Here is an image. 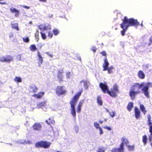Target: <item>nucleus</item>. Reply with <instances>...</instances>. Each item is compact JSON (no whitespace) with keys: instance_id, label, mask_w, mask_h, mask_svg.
<instances>
[{"instance_id":"09e8293b","label":"nucleus","mask_w":152,"mask_h":152,"mask_svg":"<svg viewBox=\"0 0 152 152\" xmlns=\"http://www.w3.org/2000/svg\"><path fill=\"white\" fill-rule=\"evenodd\" d=\"M39 1L41 2H47V0H39Z\"/></svg>"},{"instance_id":"3c124183","label":"nucleus","mask_w":152,"mask_h":152,"mask_svg":"<svg viewBox=\"0 0 152 152\" xmlns=\"http://www.w3.org/2000/svg\"><path fill=\"white\" fill-rule=\"evenodd\" d=\"M24 8H26V9H28L29 8V7H28V6H25L24 7Z\"/></svg>"},{"instance_id":"ddd939ff","label":"nucleus","mask_w":152,"mask_h":152,"mask_svg":"<svg viewBox=\"0 0 152 152\" xmlns=\"http://www.w3.org/2000/svg\"><path fill=\"white\" fill-rule=\"evenodd\" d=\"M148 118L147 125L149 126V132L150 133H152V122H151V117L150 114L147 115Z\"/></svg>"},{"instance_id":"a211bd4d","label":"nucleus","mask_w":152,"mask_h":152,"mask_svg":"<svg viewBox=\"0 0 152 152\" xmlns=\"http://www.w3.org/2000/svg\"><path fill=\"white\" fill-rule=\"evenodd\" d=\"M45 92L44 91L40 92L37 94H34L33 96L35 98L39 99L42 98V96L44 95Z\"/></svg>"},{"instance_id":"473e14b6","label":"nucleus","mask_w":152,"mask_h":152,"mask_svg":"<svg viewBox=\"0 0 152 152\" xmlns=\"http://www.w3.org/2000/svg\"><path fill=\"white\" fill-rule=\"evenodd\" d=\"M100 53L101 54L102 56L105 57L104 58H107V54L106 51H102V52H100Z\"/></svg>"},{"instance_id":"6e6d98bb","label":"nucleus","mask_w":152,"mask_h":152,"mask_svg":"<svg viewBox=\"0 0 152 152\" xmlns=\"http://www.w3.org/2000/svg\"><path fill=\"white\" fill-rule=\"evenodd\" d=\"M42 47V45H40V46H39V49H41V48Z\"/></svg>"},{"instance_id":"603ef678","label":"nucleus","mask_w":152,"mask_h":152,"mask_svg":"<svg viewBox=\"0 0 152 152\" xmlns=\"http://www.w3.org/2000/svg\"><path fill=\"white\" fill-rule=\"evenodd\" d=\"M87 84V83L86 81H84V85L85 86Z\"/></svg>"},{"instance_id":"680f3d73","label":"nucleus","mask_w":152,"mask_h":152,"mask_svg":"<svg viewBox=\"0 0 152 152\" xmlns=\"http://www.w3.org/2000/svg\"><path fill=\"white\" fill-rule=\"evenodd\" d=\"M78 132V131H77L76 132Z\"/></svg>"},{"instance_id":"864d4df0","label":"nucleus","mask_w":152,"mask_h":152,"mask_svg":"<svg viewBox=\"0 0 152 152\" xmlns=\"http://www.w3.org/2000/svg\"><path fill=\"white\" fill-rule=\"evenodd\" d=\"M103 121H99V123L100 124H102V123H103Z\"/></svg>"},{"instance_id":"c85d7f7f","label":"nucleus","mask_w":152,"mask_h":152,"mask_svg":"<svg viewBox=\"0 0 152 152\" xmlns=\"http://www.w3.org/2000/svg\"><path fill=\"white\" fill-rule=\"evenodd\" d=\"M14 81L15 82L18 83L22 82V80L20 77L16 76L14 78Z\"/></svg>"},{"instance_id":"f8f14e48","label":"nucleus","mask_w":152,"mask_h":152,"mask_svg":"<svg viewBox=\"0 0 152 152\" xmlns=\"http://www.w3.org/2000/svg\"><path fill=\"white\" fill-rule=\"evenodd\" d=\"M33 129L36 131H40L42 129L41 125L39 123H35L32 126Z\"/></svg>"},{"instance_id":"72a5a7b5","label":"nucleus","mask_w":152,"mask_h":152,"mask_svg":"<svg viewBox=\"0 0 152 152\" xmlns=\"http://www.w3.org/2000/svg\"><path fill=\"white\" fill-rule=\"evenodd\" d=\"M40 33L41 34V36L42 38L43 39H45L46 38V36L45 33H42V32H40Z\"/></svg>"},{"instance_id":"7ed1b4c3","label":"nucleus","mask_w":152,"mask_h":152,"mask_svg":"<svg viewBox=\"0 0 152 152\" xmlns=\"http://www.w3.org/2000/svg\"><path fill=\"white\" fill-rule=\"evenodd\" d=\"M144 84V83H141L140 84L138 83H135L133 85L132 88V89H130L129 94V95L131 99L132 100H134L135 98V96L140 93V91L139 90L137 91H135L134 90V88L135 87H139V89Z\"/></svg>"},{"instance_id":"f3484780","label":"nucleus","mask_w":152,"mask_h":152,"mask_svg":"<svg viewBox=\"0 0 152 152\" xmlns=\"http://www.w3.org/2000/svg\"><path fill=\"white\" fill-rule=\"evenodd\" d=\"M84 100H82L80 101L77 105V112L78 113H80L81 110V107L82 106L84 103Z\"/></svg>"},{"instance_id":"2f4dec72","label":"nucleus","mask_w":152,"mask_h":152,"mask_svg":"<svg viewBox=\"0 0 152 152\" xmlns=\"http://www.w3.org/2000/svg\"><path fill=\"white\" fill-rule=\"evenodd\" d=\"M53 32L55 35H57L59 33L58 30L56 29H53Z\"/></svg>"},{"instance_id":"e433bc0d","label":"nucleus","mask_w":152,"mask_h":152,"mask_svg":"<svg viewBox=\"0 0 152 152\" xmlns=\"http://www.w3.org/2000/svg\"><path fill=\"white\" fill-rule=\"evenodd\" d=\"M97 152H105V150L102 148H99L97 151Z\"/></svg>"},{"instance_id":"7c9ffc66","label":"nucleus","mask_w":152,"mask_h":152,"mask_svg":"<svg viewBox=\"0 0 152 152\" xmlns=\"http://www.w3.org/2000/svg\"><path fill=\"white\" fill-rule=\"evenodd\" d=\"M127 147L129 150L130 151H132L134 150V145H128Z\"/></svg>"},{"instance_id":"ea45409f","label":"nucleus","mask_w":152,"mask_h":152,"mask_svg":"<svg viewBox=\"0 0 152 152\" xmlns=\"http://www.w3.org/2000/svg\"><path fill=\"white\" fill-rule=\"evenodd\" d=\"M110 115L112 117H113L115 116V111H113L111 112L110 113Z\"/></svg>"},{"instance_id":"052dcab7","label":"nucleus","mask_w":152,"mask_h":152,"mask_svg":"<svg viewBox=\"0 0 152 152\" xmlns=\"http://www.w3.org/2000/svg\"><path fill=\"white\" fill-rule=\"evenodd\" d=\"M151 147H152V143H151Z\"/></svg>"},{"instance_id":"423d86ee","label":"nucleus","mask_w":152,"mask_h":152,"mask_svg":"<svg viewBox=\"0 0 152 152\" xmlns=\"http://www.w3.org/2000/svg\"><path fill=\"white\" fill-rule=\"evenodd\" d=\"M51 143L49 142L42 140L37 142L35 145L37 148H47L49 147Z\"/></svg>"},{"instance_id":"4c0bfd02","label":"nucleus","mask_w":152,"mask_h":152,"mask_svg":"<svg viewBox=\"0 0 152 152\" xmlns=\"http://www.w3.org/2000/svg\"><path fill=\"white\" fill-rule=\"evenodd\" d=\"M35 37L37 38L38 40L39 39V32L38 31H37L35 33Z\"/></svg>"},{"instance_id":"412c9836","label":"nucleus","mask_w":152,"mask_h":152,"mask_svg":"<svg viewBox=\"0 0 152 152\" xmlns=\"http://www.w3.org/2000/svg\"><path fill=\"white\" fill-rule=\"evenodd\" d=\"M37 56L38 57V60L39 61V63H38L39 65H41L43 61V58L42 57L40 53L38 51L37 53Z\"/></svg>"},{"instance_id":"49530a36","label":"nucleus","mask_w":152,"mask_h":152,"mask_svg":"<svg viewBox=\"0 0 152 152\" xmlns=\"http://www.w3.org/2000/svg\"><path fill=\"white\" fill-rule=\"evenodd\" d=\"M29 142H30V141H25L24 142H23L22 143H23V144H27V143H29Z\"/></svg>"},{"instance_id":"f257e3e1","label":"nucleus","mask_w":152,"mask_h":152,"mask_svg":"<svg viewBox=\"0 0 152 152\" xmlns=\"http://www.w3.org/2000/svg\"><path fill=\"white\" fill-rule=\"evenodd\" d=\"M140 25V23L137 19L133 18L128 19L127 17L125 16L122 20V23L120 24L121 27L123 29V30L121 31L122 35H124L126 31L129 27L134 26L137 27Z\"/></svg>"},{"instance_id":"4468645a","label":"nucleus","mask_w":152,"mask_h":152,"mask_svg":"<svg viewBox=\"0 0 152 152\" xmlns=\"http://www.w3.org/2000/svg\"><path fill=\"white\" fill-rule=\"evenodd\" d=\"M64 73V71L63 69L59 70L58 71L57 76L58 77V80L59 82L63 81V78L64 75H62Z\"/></svg>"},{"instance_id":"a878e982","label":"nucleus","mask_w":152,"mask_h":152,"mask_svg":"<svg viewBox=\"0 0 152 152\" xmlns=\"http://www.w3.org/2000/svg\"><path fill=\"white\" fill-rule=\"evenodd\" d=\"M140 107L141 111L143 112V114H145L147 112V111L146 110L144 105L142 104H140Z\"/></svg>"},{"instance_id":"bb28decb","label":"nucleus","mask_w":152,"mask_h":152,"mask_svg":"<svg viewBox=\"0 0 152 152\" xmlns=\"http://www.w3.org/2000/svg\"><path fill=\"white\" fill-rule=\"evenodd\" d=\"M97 101L98 104L102 106V100L100 96H97Z\"/></svg>"},{"instance_id":"13d9d810","label":"nucleus","mask_w":152,"mask_h":152,"mask_svg":"<svg viewBox=\"0 0 152 152\" xmlns=\"http://www.w3.org/2000/svg\"><path fill=\"white\" fill-rule=\"evenodd\" d=\"M56 152H62L61 151H57Z\"/></svg>"},{"instance_id":"c9c22d12","label":"nucleus","mask_w":152,"mask_h":152,"mask_svg":"<svg viewBox=\"0 0 152 152\" xmlns=\"http://www.w3.org/2000/svg\"><path fill=\"white\" fill-rule=\"evenodd\" d=\"M94 126L97 129H99V128L100 127L99 126V124L96 122H95L94 123Z\"/></svg>"},{"instance_id":"cd10ccee","label":"nucleus","mask_w":152,"mask_h":152,"mask_svg":"<svg viewBox=\"0 0 152 152\" xmlns=\"http://www.w3.org/2000/svg\"><path fill=\"white\" fill-rule=\"evenodd\" d=\"M147 136L146 135H144L142 137V141L144 145H146L147 143Z\"/></svg>"},{"instance_id":"39448f33","label":"nucleus","mask_w":152,"mask_h":152,"mask_svg":"<svg viewBox=\"0 0 152 152\" xmlns=\"http://www.w3.org/2000/svg\"><path fill=\"white\" fill-rule=\"evenodd\" d=\"M145 86H144L141 89L142 92L147 98L150 97V92L149 91V87H152V83L147 82Z\"/></svg>"},{"instance_id":"e2e57ef3","label":"nucleus","mask_w":152,"mask_h":152,"mask_svg":"<svg viewBox=\"0 0 152 152\" xmlns=\"http://www.w3.org/2000/svg\"><path fill=\"white\" fill-rule=\"evenodd\" d=\"M0 3H1V2H0Z\"/></svg>"},{"instance_id":"6e6552de","label":"nucleus","mask_w":152,"mask_h":152,"mask_svg":"<svg viewBox=\"0 0 152 152\" xmlns=\"http://www.w3.org/2000/svg\"><path fill=\"white\" fill-rule=\"evenodd\" d=\"M55 91L56 94L58 96L65 94L66 92L63 86H57L56 88Z\"/></svg>"},{"instance_id":"c03bdc74","label":"nucleus","mask_w":152,"mask_h":152,"mask_svg":"<svg viewBox=\"0 0 152 152\" xmlns=\"http://www.w3.org/2000/svg\"><path fill=\"white\" fill-rule=\"evenodd\" d=\"M99 129L100 131V133H99L100 134H102L103 133V132L102 129V128H101V127L99 128Z\"/></svg>"},{"instance_id":"8fccbe9b","label":"nucleus","mask_w":152,"mask_h":152,"mask_svg":"<svg viewBox=\"0 0 152 152\" xmlns=\"http://www.w3.org/2000/svg\"><path fill=\"white\" fill-rule=\"evenodd\" d=\"M13 34L12 33H10V34L9 36L10 38H11V37H13Z\"/></svg>"},{"instance_id":"b1692460","label":"nucleus","mask_w":152,"mask_h":152,"mask_svg":"<svg viewBox=\"0 0 152 152\" xmlns=\"http://www.w3.org/2000/svg\"><path fill=\"white\" fill-rule=\"evenodd\" d=\"M133 107V103L132 102H129L127 106V110L129 111H130L132 108Z\"/></svg>"},{"instance_id":"20e7f679","label":"nucleus","mask_w":152,"mask_h":152,"mask_svg":"<svg viewBox=\"0 0 152 152\" xmlns=\"http://www.w3.org/2000/svg\"><path fill=\"white\" fill-rule=\"evenodd\" d=\"M122 142H121L120 147L119 148H114L111 150V152H124V144H127L129 143V141L125 138L122 137L121 139Z\"/></svg>"},{"instance_id":"de8ad7c7","label":"nucleus","mask_w":152,"mask_h":152,"mask_svg":"<svg viewBox=\"0 0 152 152\" xmlns=\"http://www.w3.org/2000/svg\"><path fill=\"white\" fill-rule=\"evenodd\" d=\"M47 55L49 56L50 57H52L53 56V55L52 54H48V53H47Z\"/></svg>"},{"instance_id":"5701e85b","label":"nucleus","mask_w":152,"mask_h":152,"mask_svg":"<svg viewBox=\"0 0 152 152\" xmlns=\"http://www.w3.org/2000/svg\"><path fill=\"white\" fill-rule=\"evenodd\" d=\"M12 28L13 29H16L17 31H19V29L18 26V23H15L13 24L12 23L11 24Z\"/></svg>"},{"instance_id":"79ce46f5","label":"nucleus","mask_w":152,"mask_h":152,"mask_svg":"<svg viewBox=\"0 0 152 152\" xmlns=\"http://www.w3.org/2000/svg\"><path fill=\"white\" fill-rule=\"evenodd\" d=\"M150 135L149 137V140L151 142L152 141V133H150Z\"/></svg>"},{"instance_id":"c756f323","label":"nucleus","mask_w":152,"mask_h":152,"mask_svg":"<svg viewBox=\"0 0 152 152\" xmlns=\"http://www.w3.org/2000/svg\"><path fill=\"white\" fill-rule=\"evenodd\" d=\"M39 28L41 31H43L46 29L47 27L45 26L41 25L39 26Z\"/></svg>"},{"instance_id":"58836bf2","label":"nucleus","mask_w":152,"mask_h":152,"mask_svg":"<svg viewBox=\"0 0 152 152\" xmlns=\"http://www.w3.org/2000/svg\"><path fill=\"white\" fill-rule=\"evenodd\" d=\"M48 36L50 38H51L53 36V34L51 32L49 31Z\"/></svg>"},{"instance_id":"5fc2aeb1","label":"nucleus","mask_w":152,"mask_h":152,"mask_svg":"<svg viewBox=\"0 0 152 152\" xmlns=\"http://www.w3.org/2000/svg\"><path fill=\"white\" fill-rule=\"evenodd\" d=\"M78 59H79V60L80 61H81V57H79L78 58Z\"/></svg>"},{"instance_id":"1a4fd4ad","label":"nucleus","mask_w":152,"mask_h":152,"mask_svg":"<svg viewBox=\"0 0 152 152\" xmlns=\"http://www.w3.org/2000/svg\"><path fill=\"white\" fill-rule=\"evenodd\" d=\"M118 92V88L116 85H115L113 87V88L110 89V91L109 90L107 94L111 97H115L117 96V94Z\"/></svg>"},{"instance_id":"4be33fe9","label":"nucleus","mask_w":152,"mask_h":152,"mask_svg":"<svg viewBox=\"0 0 152 152\" xmlns=\"http://www.w3.org/2000/svg\"><path fill=\"white\" fill-rule=\"evenodd\" d=\"M46 122L50 125H53L55 123V121L52 118H49L48 120L46 121Z\"/></svg>"},{"instance_id":"393cba45","label":"nucleus","mask_w":152,"mask_h":152,"mask_svg":"<svg viewBox=\"0 0 152 152\" xmlns=\"http://www.w3.org/2000/svg\"><path fill=\"white\" fill-rule=\"evenodd\" d=\"M29 48L30 50L32 52H34L37 49L35 45L34 44L31 45L30 46Z\"/></svg>"},{"instance_id":"f03ea898","label":"nucleus","mask_w":152,"mask_h":152,"mask_svg":"<svg viewBox=\"0 0 152 152\" xmlns=\"http://www.w3.org/2000/svg\"><path fill=\"white\" fill-rule=\"evenodd\" d=\"M83 89L79 92L76 94L72 98L70 102L71 106V113L74 117H75L76 113L75 110V107L80 96L83 92Z\"/></svg>"},{"instance_id":"6ab92c4d","label":"nucleus","mask_w":152,"mask_h":152,"mask_svg":"<svg viewBox=\"0 0 152 152\" xmlns=\"http://www.w3.org/2000/svg\"><path fill=\"white\" fill-rule=\"evenodd\" d=\"M10 10L12 13H15V16L18 17L19 16V12L18 10L14 8H11L10 9Z\"/></svg>"},{"instance_id":"9d476101","label":"nucleus","mask_w":152,"mask_h":152,"mask_svg":"<svg viewBox=\"0 0 152 152\" xmlns=\"http://www.w3.org/2000/svg\"><path fill=\"white\" fill-rule=\"evenodd\" d=\"M13 60L12 56L10 55H7L4 56H0V61L2 62L10 63Z\"/></svg>"},{"instance_id":"37998d69","label":"nucleus","mask_w":152,"mask_h":152,"mask_svg":"<svg viewBox=\"0 0 152 152\" xmlns=\"http://www.w3.org/2000/svg\"><path fill=\"white\" fill-rule=\"evenodd\" d=\"M96 50H97V49L95 47H93L92 48V50L94 52H95L96 51Z\"/></svg>"},{"instance_id":"0eeeda50","label":"nucleus","mask_w":152,"mask_h":152,"mask_svg":"<svg viewBox=\"0 0 152 152\" xmlns=\"http://www.w3.org/2000/svg\"><path fill=\"white\" fill-rule=\"evenodd\" d=\"M104 63L103 64L102 66L103 67V71H107L108 73L110 74L113 72V70L114 69V67L113 66H111L108 67L109 63L108 62L107 59L106 58L104 60Z\"/></svg>"},{"instance_id":"bf43d9fd","label":"nucleus","mask_w":152,"mask_h":152,"mask_svg":"<svg viewBox=\"0 0 152 152\" xmlns=\"http://www.w3.org/2000/svg\"><path fill=\"white\" fill-rule=\"evenodd\" d=\"M140 25L142 26H143V24H142V23H141Z\"/></svg>"},{"instance_id":"9b49d317","label":"nucleus","mask_w":152,"mask_h":152,"mask_svg":"<svg viewBox=\"0 0 152 152\" xmlns=\"http://www.w3.org/2000/svg\"><path fill=\"white\" fill-rule=\"evenodd\" d=\"M99 86L104 93H107L109 89L106 83H100Z\"/></svg>"},{"instance_id":"aec40b11","label":"nucleus","mask_w":152,"mask_h":152,"mask_svg":"<svg viewBox=\"0 0 152 152\" xmlns=\"http://www.w3.org/2000/svg\"><path fill=\"white\" fill-rule=\"evenodd\" d=\"M138 76L140 78L142 79H144L145 76V74L142 70L139 71L138 73Z\"/></svg>"},{"instance_id":"dca6fc26","label":"nucleus","mask_w":152,"mask_h":152,"mask_svg":"<svg viewBox=\"0 0 152 152\" xmlns=\"http://www.w3.org/2000/svg\"><path fill=\"white\" fill-rule=\"evenodd\" d=\"M135 117L136 119H139L140 117V112L137 107H135L134 109Z\"/></svg>"},{"instance_id":"a19ab883","label":"nucleus","mask_w":152,"mask_h":152,"mask_svg":"<svg viewBox=\"0 0 152 152\" xmlns=\"http://www.w3.org/2000/svg\"><path fill=\"white\" fill-rule=\"evenodd\" d=\"M149 41V43L148 44V45H150L152 44V36L150 37Z\"/></svg>"},{"instance_id":"4d7b16f0","label":"nucleus","mask_w":152,"mask_h":152,"mask_svg":"<svg viewBox=\"0 0 152 152\" xmlns=\"http://www.w3.org/2000/svg\"><path fill=\"white\" fill-rule=\"evenodd\" d=\"M49 16H50V17H51L53 16V15L52 14L51 15L49 14Z\"/></svg>"},{"instance_id":"2eb2a0df","label":"nucleus","mask_w":152,"mask_h":152,"mask_svg":"<svg viewBox=\"0 0 152 152\" xmlns=\"http://www.w3.org/2000/svg\"><path fill=\"white\" fill-rule=\"evenodd\" d=\"M38 89L34 84L31 85L29 86V91L30 92L35 93L37 92Z\"/></svg>"},{"instance_id":"f704fd0d","label":"nucleus","mask_w":152,"mask_h":152,"mask_svg":"<svg viewBox=\"0 0 152 152\" xmlns=\"http://www.w3.org/2000/svg\"><path fill=\"white\" fill-rule=\"evenodd\" d=\"M23 41L24 42L28 43L29 41V39L28 37H26V38H23Z\"/></svg>"},{"instance_id":"a18cd8bd","label":"nucleus","mask_w":152,"mask_h":152,"mask_svg":"<svg viewBox=\"0 0 152 152\" xmlns=\"http://www.w3.org/2000/svg\"><path fill=\"white\" fill-rule=\"evenodd\" d=\"M104 128L105 129H107L109 131H110L111 129V128H110V127H108V126H107L104 127Z\"/></svg>"}]
</instances>
